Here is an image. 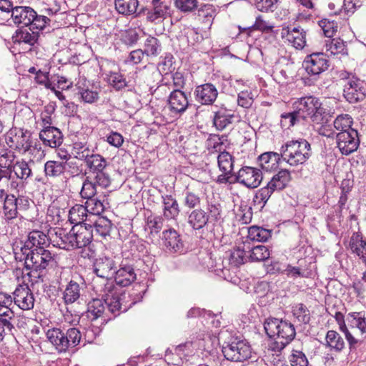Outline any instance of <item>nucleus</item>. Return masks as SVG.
<instances>
[{"mask_svg": "<svg viewBox=\"0 0 366 366\" xmlns=\"http://www.w3.org/2000/svg\"><path fill=\"white\" fill-rule=\"evenodd\" d=\"M303 67L308 75L315 79L327 70L329 61L324 53H312L305 57L303 61Z\"/></svg>", "mask_w": 366, "mask_h": 366, "instance_id": "nucleus-9", "label": "nucleus"}, {"mask_svg": "<svg viewBox=\"0 0 366 366\" xmlns=\"http://www.w3.org/2000/svg\"><path fill=\"white\" fill-rule=\"evenodd\" d=\"M43 144L50 148H58L63 142V134L59 129L55 127H45L39 134Z\"/></svg>", "mask_w": 366, "mask_h": 366, "instance_id": "nucleus-20", "label": "nucleus"}, {"mask_svg": "<svg viewBox=\"0 0 366 366\" xmlns=\"http://www.w3.org/2000/svg\"><path fill=\"white\" fill-rule=\"evenodd\" d=\"M84 224L79 226L74 234V239L77 248H82L91 244L93 238V229L91 224Z\"/></svg>", "mask_w": 366, "mask_h": 366, "instance_id": "nucleus-36", "label": "nucleus"}, {"mask_svg": "<svg viewBox=\"0 0 366 366\" xmlns=\"http://www.w3.org/2000/svg\"><path fill=\"white\" fill-rule=\"evenodd\" d=\"M326 347L335 352H341L345 346L341 335L335 330H329L325 336Z\"/></svg>", "mask_w": 366, "mask_h": 366, "instance_id": "nucleus-42", "label": "nucleus"}, {"mask_svg": "<svg viewBox=\"0 0 366 366\" xmlns=\"http://www.w3.org/2000/svg\"><path fill=\"white\" fill-rule=\"evenodd\" d=\"M85 204L89 214L99 215L104 212L108 205L107 196L104 193L99 194L86 199Z\"/></svg>", "mask_w": 366, "mask_h": 366, "instance_id": "nucleus-32", "label": "nucleus"}, {"mask_svg": "<svg viewBox=\"0 0 366 366\" xmlns=\"http://www.w3.org/2000/svg\"><path fill=\"white\" fill-rule=\"evenodd\" d=\"M146 19L152 23H159L171 14V0H152V6L144 11Z\"/></svg>", "mask_w": 366, "mask_h": 366, "instance_id": "nucleus-11", "label": "nucleus"}, {"mask_svg": "<svg viewBox=\"0 0 366 366\" xmlns=\"http://www.w3.org/2000/svg\"><path fill=\"white\" fill-rule=\"evenodd\" d=\"M162 51V44L159 40L152 36H149L144 44V50L145 55L147 56H157Z\"/></svg>", "mask_w": 366, "mask_h": 366, "instance_id": "nucleus-45", "label": "nucleus"}, {"mask_svg": "<svg viewBox=\"0 0 366 366\" xmlns=\"http://www.w3.org/2000/svg\"><path fill=\"white\" fill-rule=\"evenodd\" d=\"M302 121L310 118L314 124H322L325 121V109L319 99L314 96H306L297 99L292 103Z\"/></svg>", "mask_w": 366, "mask_h": 366, "instance_id": "nucleus-4", "label": "nucleus"}, {"mask_svg": "<svg viewBox=\"0 0 366 366\" xmlns=\"http://www.w3.org/2000/svg\"><path fill=\"white\" fill-rule=\"evenodd\" d=\"M325 49L328 55H347L346 42L340 38L332 39L326 41Z\"/></svg>", "mask_w": 366, "mask_h": 366, "instance_id": "nucleus-40", "label": "nucleus"}, {"mask_svg": "<svg viewBox=\"0 0 366 366\" xmlns=\"http://www.w3.org/2000/svg\"><path fill=\"white\" fill-rule=\"evenodd\" d=\"M93 267L94 273L107 283L109 282L107 279L115 267V262L111 257L101 253L94 259Z\"/></svg>", "mask_w": 366, "mask_h": 366, "instance_id": "nucleus-18", "label": "nucleus"}, {"mask_svg": "<svg viewBox=\"0 0 366 366\" xmlns=\"http://www.w3.org/2000/svg\"><path fill=\"white\" fill-rule=\"evenodd\" d=\"M267 335L275 340L270 345L274 352H280L295 337L296 331L294 325L287 321L276 318L267 319L264 325Z\"/></svg>", "mask_w": 366, "mask_h": 366, "instance_id": "nucleus-2", "label": "nucleus"}, {"mask_svg": "<svg viewBox=\"0 0 366 366\" xmlns=\"http://www.w3.org/2000/svg\"><path fill=\"white\" fill-rule=\"evenodd\" d=\"M249 262H264V266L267 272L275 273L280 271V267L278 262H272L269 259L270 253H249Z\"/></svg>", "mask_w": 366, "mask_h": 366, "instance_id": "nucleus-38", "label": "nucleus"}, {"mask_svg": "<svg viewBox=\"0 0 366 366\" xmlns=\"http://www.w3.org/2000/svg\"><path fill=\"white\" fill-rule=\"evenodd\" d=\"M31 138L32 134L29 130L13 127L7 132L5 141L9 148L26 154L31 147Z\"/></svg>", "mask_w": 366, "mask_h": 366, "instance_id": "nucleus-6", "label": "nucleus"}, {"mask_svg": "<svg viewBox=\"0 0 366 366\" xmlns=\"http://www.w3.org/2000/svg\"><path fill=\"white\" fill-rule=\"evenodd\" d=\"M86 168L89 169V176L98 183L99 187H108L111 184L109 174L106 172L107 162L104 157L99 154H92L85 161Z\"/></svg>", "mask_w": 366, "mask_h": 366, "instance_id": "nucleus-5", "label": "nucleus"}, {"mask_svg": "<svg viewBox=\"0 0 366 366\" xmlns=\"http://www.w3.org/2000/svg\"><path fill=\"white\" fill-rule=\"evenodd\" d=\"M49 19L44 15H37L36 12L35 11V16H34V20H32V22L29 24V29L34 30V31H38V33L39 31L43 30L46 24L49 21Z\"/></svg>", "mask_w": 366, "mask_h": 366, "instance_id": "nucleus-64", "label": "nucleus"}, {"mask_svg": "<svg viewBox=\"0 0 366 366\" xmlns=\"http://www.w3.org/2000/svg\"><path fill=\"white\" fill-rule=\"evenodd\" d=\"M353 124V119L352 117L347 114H342L338 115L334 120L333 125L336 130L339 132H350Z\"/></svg>", "mask_w": 366, "mask_h": 366, "instance_id": "nucleus-50", "label": "nucleus"}, {"mask_svg": "<svg viewBox=\"0 0 366 366\" xmlns=\"http://www.w3.org/2000/svg\"><path fill=\"white\" fill-rule=\"evenodd\" d=\"M138 0H115V9L121 14L133 15L137 12Z\"/></svg>", "mask_w": 366, "mask_h": 366, "instance_id": "nucleus-44", "label": "nucleus"}, {"mask_svg": "<svg viewBox=\"0 0 366 366\" xmlns=\"http://www.w3.org/2000/svg\"><path fill=\"white\" fill-rule=\"evenodd\" d=\"M290 179V172L287 169H281L272 177L267 184L274 191H281L287 187Z\"/></svg>", "mask_w": 366, "mask_h": 366, "instance_id": "nucleus-39", "label": "nucleus"}, {"mask_svg": "<svg viewBox=\"0 0 366 366\" xmlns=\"http://www.w3.org/2000/svg\"><path fill=\"white\" fill-rule=\"evenodd\" d=\"M292 366H308L309 362L305 354L299 350H293L290 357Z\"/></svg>", "mask_w": 366, "mask_h": 366, "instance_id": "nucleus-62", "label": "nucleus"}, {"mask_svg": "<svg viewBox=\"0 0 366 366\" xmlns=\"http://www.w3.org/2000/svg\"><path fill=\"white\" fill-rule=\"evenodd\" d=\"M337 146L343 155H349L355 152L360 145V138L356 129L347 132H338L336 136Z\"/></svg>", "mask_w": 366, "mask_h": 366, "instance_id": "nucleus-10", "label": "nucleus"}, {"mask_svg": "<svg viewBox=\"0 0 366 366\" xmlns=\"http://www.w3.org/2000/svg\"><path fill=\"white\" fill-rule=\"evenodd\" d=\"M46 335L49 342L59 353H65L69 351L66 345L67 342L64 337V329L61 327L49 329Z\"/></svg>", "mask_w": 366, "mask_h": 366, "instance_id": "nucleus-24", "label": "nucleus"}, {"mask_svg": "<svg viewBox=\"0 0 366 366\" xmlns=\"http://www.w3.org/2000/svg\"><path fill=\"white\" fill-rule=\"evenodd\" d=\"M164 218L157 215H149L146 220V227L151 233H158L163 227Z\"/></svg>", "mask_w": 366, "mask_h": 366, "instance_id": "nucleus-61", "label": "nucleus"}, {"mask_svg": "<svg viewBox=\"0 0 366 366\" xmlns=\"http://www.w3.org/2000/svg\"><path fill=\"white\" fill-rule=\"evenodd\" d=\"M274 192L275 191L267 184L265 187L260 188L256 192L253 199L254 204L259 205L261 209H262Z\"/></svg>", "mask_w": 366, "mask_h": 366, "instance_id": "nucleus-49", "label": "nucleus"}, {"mask_svg": "<svg viewBox=\"0 0 366 366\" xmlns=\"http://www.w3.org/2000/svg\"><path fill=\"white\" fill-rule=\"evenodd\" d=\"M137 279V274L132 266L123 264L115 272L114 280L117 285L122 287L130 285Z\"/></svg>", "mask_w": 366, "mask_h": 366, "instance_id": "nucleus-27", "label": "nucleus"}, {"mask_svg": "<svg viewBox=\"0 0 366 366\" xmlns=\"http://www.w3.org/2000/svg\"><path fill=\"white\" fill-rule=\"evenodd\" d=\"M49 245L47 236L42 232L34 230L29 232L27 239L23 242L16 240L13 245L14 251L20 249L29 250V252H49L46 248Z\"/></svg>", "mask_w": 366, "mask_h": 366, "instance_id": "nucleus-7", "label": "nucleus"}, {"mask_svg": "<svg viewBox=\"0 0 366 366\" xmlns=\"http://www.w3.org/2000/svg\"><path fill=\"white\" fill-rule=\"evenodd\" d=\"M104 285L102 289L97 288V292H99L102 297L104 298L108 311L114 317L118 316L121 312H127L132 305L140 301L145 292L144 286L140 284L135 285L129 295V297H132V301L127 304L125 300L128 297L125 294H119L112 282L104 283Z\"/></svg>", "mask_w": 366, "mask_h": 366, "instance_id": "nucleus-1", "label": "nucleus"}, {"mask_svg": "<svg viewBox=\"0 0 366 366\" xmlns=\"http://www.w3.org/2000/svg\"><path fill=\"white\" fill-rule=\"evenodd\" d=\"M66 168V162L57 160H48L44 163V173L47 179H56L65 173Z\"/></svg>", "mask_w": 366, "mask_h": 366, "instance_id": "nucleus-30", "label": "nucleus"}, {"mask_svg": "<svg viewBox=\"0 0 366 366\" xmlns=\"http://www.w3.org/2000/svg\"><path fill=\"white\" fill-rule=\"evenodd\" d=\"M34 164L32 160L28 162L24 159H17L12 169L16 177L23 182L27 181L32 176L31 165Z\"/></svg>", "mask_w": 366, "mask_h": 366, "instance_id": "nucleus-35", "label": "nucleus"}, {"mask_svg": "<svg viewBox=\"0 0 366 366\" xmlns=\"http://www.w3.org/2000/svg\"><path fill=\"white\" fill-rule=\"evenodd\" d=\"M39 38L38 31L30 30L29 26L17 30L12 36L13 42L21 44L22 43L29 46L34 45Z\"/></svg>", "mask_w": 366, "mask_h": 366, "instance_id": "nucleus-31", "label": "nucleus"}, {"mask_svg": "<svg viewBox=\"0 0 366 366\" xmlns=\"http://www.w3.org/2000/svg\"><path fill=\"white\" fill-rule=\"evenodd\" d=\"M194 97L197 102L202 105H212L218 97V90L211 83H205L196 86Z\"/></svg>", "mask_w": 366, "mask_h": 366, "instance_id": "nucleus-19", "label": "nucleus"}, {"mask_svg": "<svg viewBox=\"0 0 366 366\" xmlns=\"http://www.w3.org/2000/svg\"><path fill=\"white\" fill-rule=\"evenodd\" d=\"M51 253H14L15 259L24 257L25 259V267L26 269L39 271L44 269L48 265V262L51 259Z\"/></svg>", "mask_w": 366, "mask_h": 366, "instance_id": "nucleus-13", "label": "nucleus"}, {"mask_svg": "<svg viewBox=\"0 0 366 366\" xmlns=\"http://www.w3.org/2000/svg\"><path fill=\"white\" fill-rule=\"evenodd\" d=\"M13 301L19 309L30 310L34 306V297L26 285H19L13 292Z\"/></svg>", "mask_w": 366, "mask_h": 366, "instance_id": "nucleus-17", "label": "nucleus"}, {"mask_svg": "<svg viewBox=\"0 0 366 366\" xmlns=\"http://www.w3.org/2000/svg\"><path fill=\"white\" fill-rule=\"evenodd\" d=\"M224 357L230 361L242 362L251 357L250 345L244 340H234L222 347Z\"/></svg>", "mask_w": 366, "mask_h": 366, "instance_id": "nucleus-8", "label": "nucleus"}, {"mask_svg": "<svg viewBox=\"0 0 366 366\" xmlns=\"http://www.w3.org/2000/svg\"><path fill=\"white\" fill-rule=\"evenodd\" d=\"M350 248L352 252H366V240L361 234L355 232L352 234L350 241Z\"/></svg>", "mask_w": 366, "mask_h": 366, "instance_id": "nucleus-60", "label": "nucleus"}, {"mask_svg": "<svg viewBox=\"0 0 366 366\" xmlns=\"http://www.w3.org/2000/svg\"><path fill=\"white\" fill-rule=\"evenodd\" d=\"M254 102L252 92L249 90L240 92L237 95V104L243 108H249Z\"/></svg>", "mask_w": 366, "mask_h": 366, "instance_id": "nucleus-63", "label": "nucleus"}, {"mask_svg": "<svg viewBox=\"0 0 366 366\" xmlns=\"http://www.w3.org/2000/svg\"><path fill=\"white\" fill-rule=\"evenodd\" d=\"M18 199L13 194L6 195L3 205V214L6 220H11L17 217Z\"/></svg>", "mask_w": 366, "mask_h": 366, "instance_id": "nucleus-41", "label": "nucleus"}, {"mask_svg": "<svg viewBox=\"0 0 366 366\" xmlns=\"http://www.w3.org/2000/svg\"><path fill=\"white\" fill-rule=\"evenodd\" d=\"M80 297L79 285L71 280L64 292V300L66 304L73 303Z\"/></svg>", "mask_w": 366, "mask_h": 366, "instance_id": "nucleus-48", "label": "nucleus"}, {"mask_svg": "<svg viewBox=\"0 0 366 366\" xmlns=\"http://www.w3.org/2000/svg\"><path fill=\"white\" fill-rule=\"evenodd\" d=\"M280 124L282 129H288L302 121L299 114L293 109L292 112L283 113L280 116Z\"/></svg>", "mask_w": 366, "mask_h": 366, "instance_id": "nucleus-55", "label": "nucleus"}, {"mask_svg": "<svg viewBox=\"0 0 366 366\" xmlns=\"http://www.w3.org/2000/svg\"><path fill=\"white\" fill-rule=\"evenodd\" d=\"M35 11L29 6H16L11 10V17L15 24L29 26L34 20Z\"/></svg>", "mask_w": 366, "mask_h": 366, "instance_id": "nucleus-23", "label": "nucleus"}, {"mask_svg": "<svg viewBox=\"0 0 366 366\" xmlns=\"http://www.w3.org/2000/svg\"><path fill=\"white\" fill-rule=\"evenodd\" d=\"M217 164L222 172L217 178L219 184H227L230 182L233 175L234 157L227 152L223 151L217 156Z\"/></svg>", "mask_w": 366, "mask_h": 366, "instance_id": "nucleus-16", "label": "nucleus"}, {"mask_svg": "<svg viewBox=\"0 0 366 366\" xmlns=\"http://www.w3.org/2000/svg\"><path fill=\"white\" fill-rule=\"evenodd\" d=\"M281 37L296 49H302L306 46V31L300 26L283 27Z\"/></svg>", "mask_w": 366, "mask_h": 366, "instance_id": "nucleus-15", "label": "nucleus"}, {"mask_svg": "<svg viewBox=\"0 0 366 366\" xmlns=\"http://www.w3.org/2000/svg\"><path fill=\"white\" fill-rule=\"evenodd\" d=\"M343 95L350 103H356L365 99L366 84L360 79L352 77L344 85Z\"/></svg>", "mask_w": 366, "mask_h": 366, "instance_id": "nucleus-12", "label": "nucleus"}, {"mask_svg": "<svg viewBox=\"0 0 366 366\" xmlns=\"http://www.w3.org/2000/svg\"><path fill=\"white\" fill-rule=\"evenodd\" d=\"M161 238L163 246L168 250L177 252L184 247L181 235L174 228L164 230Z\"/></svg>", "mask_w": 366, "mask_h": 366, "instance_id": "nucleus-21", "label": "nucleus"}, {"mask_svg": "<svg viewBox=\"0 0 366 366\" xmlns=\"http://www.w3.org/2000/svg\"><path fill=\"white\" fill-rule=\"evenodd\" d=\"M93 299L88 304L87 312L88 316L92 320L101 319V323L107 322L109 318H107L105 315V302L104 298Z\"/></svg>", "mask_w": 366, "mask_h": 366, "instance_id": "nucleus-28", "label": "nucleus"}, {"mask_svg": "<svg viewBox=\"0 0 366 366\" xmlns=\"http://www.w3.org/2000/svg\"><path fill=\"white\" fill-rule=\"evenodd\" d=\"M107 79L109 83L117 90L122 89L127 86L124 76L118 72L111 71L107 75Z\"/></svg>", "mask_w": 366, "mask_h": 366, "instance_id": "nucleus-59", "label": "nucleus"}, {"mask_svg": "<svg viewBox=\"0 0 366 366\" xmlns=\"http://www.w3.org/2000/svg\"><path fill=\"white\" fill-rule=\"evenodd\" d=\"M318 24L326 37L331 38L337 31L338 24L333 19H322L319 21Z\"/></svg>", "mask_w": 366, "mask_h": 366, "instance_id": "nucleus-57", "label": "nucleus"}, {"mask_svg": "<svg viewBox=\"0 0 366 366\" xmlns=\"http://www.w3.org/2000/svg\"><path fill=\"white\" fill-rule=\"evenodd\" d=\"M88 213H89V212L86 204H75L69 211V220L71 224H74L76 226L84 225Z\"/></svg>", "mask_w": 366, "mask_h": 366, "instance_id": "nucleus-37", "label": "nucleus"}, {"mask_svg": "<svg viewBox=\"0 0 366 366\" xmlns=\"http://www.w3.org/2000/svg\"><path fill=\"white\" fill-rule=\"evenodd\" d=\"M112 224L109 219L105 217H99L92 227L94 228L96 234L106 238L110 235Z\"/></svg>", "mask_w": 366, "mask_h": 366, "instance_id": "nucleus-53", "label": "nucleus"}, {"mask_svg": "<svg viewBox=\"0 0 366 366\" xmlns=\"http://www.w3.org/2000/svg\"><path fill=\"white\" fill-rule=\"evenodd\" d=\"M248 234L251 239L264 242L271 237L272 231L262 227L252 226L249 227Z\"/></svg>", "mask_w": 366, "mask_h": 366, "instance_id": "nucleus-52", "label": "nucleus"}, {"mask_svg": "<svg viewBox=\"0 0 366 366\" xmlns=\"http://www.w3.org/2000/svg\"><path fill=\"white\" fill-rule=\"evenodd\" d=\"M147 244L137 236L132 235L124 241V247L127 252H144L147 250Z\"/></svg>", "mask_w": 366, "mask_h": 366, "instance_id": "nucleus-51", "label": "nucleus"}, {"mask_svg": "<svg viewBox=\"0 0 366 366\" xmlns=\"http://www.w3.org/2000/svg\"><path fill=\"white\" fill-rule=\"evenodd\" d=\"M16 156L15 153L9 148H4L0 151V167H9L13 169L15 165Z\"/></svg>", "mask_w": 366, "mask_h": 366, "instance_id": "nucleus-56", "label": "nucleus"}, {"mask_svg": "<svg viewBox=\"0 0 366 366\" xmlns=\"http://www.w3.org/2000/svg\"><path fill=\"white\" fill-rule=\"evenodd\" d=\"M217 14L213 5L204 4L197 10L196 19L202 25V29H210Z\"/></svg>", "mask_w": 366, "mask_h": 366, "instance_id": "nucleus-26", "label": "nucleus"}, {"mask_svg": "<svg viewBox=\"0 0 366 366\" xmlns=\"http://www.w3.org/2000/svg\"><path fill=\"white\" fill-rule=\"evenodd\" d=\"M214 113L213 124L219 131L231 124L234 117V113L224 107L219 108Z\"/></svg>", "mask_w": 366, "mask_h": 366, "instance_id": "nucleus-33", "label": "nucleus"}, {"mask_svg": "<svg viewBox=\"0 0 366 366\" xmlns=\"http://www.w3.org/2000/svg\"><path fill=\"white\" fill-rule=\"evenodd\" d=\"M280 152L282 161L297 167L306 163L310 157L311 146L305 139H292L282 145Z\"/></svg>", "mask_w": 366, "mask_h": 366, "instance_id": "nucleus-3", "label": "nucleus"}, {"mask_svg": "<svg viewBox=\"0 0 366 366\" xmlns=\"http://www.w3.org/2000/svg\"><path fill=\"white\" fill-rule=\"evenodd\" d=\"M209 222V214L202 209H193L188 215L187 223L194 230L204 228Z\"/></svg>", "mask_w": 366, "mask_h": 366, "instance_id": "nucleus-29", "label": "nucleus"}, {"mask_svg": "<svg viewBox=\"0 0 366 366\" xmlns=\"http://www.w3.org/2000/svg\"><path fill=\"white\" fill-rule=\"evenodd\" d=\"M292 312L295 321L300 325L309 324L311 320V314L309 309L302 303H297L292 306Z\"/></svg>", "mask_w": 366, "mask_h": 366, "instance_id": "nucleus-43", "label": "nucleus"}, {"mask_svg": "<svg viewBox=\"0 0 366 366\" xmlns=\"http://www.w3.org/2000/svg\"><path fill=\"white\" fill-rule=\"evenodd\" d=\"M97 186H99L98 183L93 179V177H92V176H87L82 184L80 191L81 197L83 199H88L99 194L97 190Z\"/></svg>", "mask_w": 366, "mask_h": 366, "instance_id": "nucleus-46", "label": "nucleus"}, {"mask_svg": "<svg viewBox=\"0 0 366 366\" xmlns=\"http://www.w3.org/2000/svg\"><path fill=\"white\" fill-rule=\"evenodd\" d=\"M65 340L67 342L68 350L76 347L81 340V333L78 328L69 327L66 329L63 327Z\"/></svg>", "mask_w": 366, "mask_h": 366, "instance_id": "nucleus-47", "label": "nucleus"}, {"mask_svg": "<svg viewBox=\"0 0 366 366\" xmlns=\"http://www.w3.org/2000/svg\"><path fill=\"white\" fill-rule=\"evenodd\" d=\"M168 104L172 112L180 114L187 109L189 100L184 92L180 89H175L170 93Z\"/></svg>", "mask_w": 366, "mask_h": 366, "instance_id": "nucleus-22", "label": "nucleus"}, {"mask_svg": "<svg viewBox=\"0 0 366 366\" xmlns=\"http://www.w3.org/2000/svg\"><path fill=\"white\" fill-rule=\"evenodd\" d=\"M282 160L281 157V152H268L262 154L258 157V162L262 169L270 171L276 169L280 162Z\"/></svg>", "mask_w": 366, "mask_h": 366, "instance_id": "nucleus-34", "label": "nucleus"}, {"mask_svg": "<svg viewBox=\"0 0 366 366\" xmlns=\"http://www.w3.org/2000/svg\"><path fill=\"white\" fill-rule=\"evenodd\" d=\"M93 153L86 143L76 142L73 144L72 154L79 160L85 161Z\"/></svg>", "mask_w": 366, "mask_h": 366, "instance_id": "nucleus-54", "label": "nucleus"}, {"mask_svg": "<svg viewBox=\"0 0 366 366\" xmlns=\"http://www.w3.org/2000/svg\"><path fill=\"white\" fill-rule=\"evenodd\" d=\"M184 204L189 209H195L201 204V198L198 194L187 189L184 193Z\"/></svg>", "mask_w": 366, "mask_h": 366, "instance_id": "nucleus-58", "label": "nucleus"}, {"mask_svg": "<svg viewBox=\"0 0 366 366\" xmlns=\"http://www.w3.org/2000/svg\"><path fill=\"white\" fill-rule=\"evenodd\" d=\"M162 217L167 220H177L180 209L177 200L172 195L162 196Z\"/></svg>", "mask_w": 366, "mask_h": 366, "instance_id": "nucleus-25", "label": "nucleus"}, {"mask_svg": "<svg viewBox=\"0 0 366 366\" xmlns=\"http://www.w3.org/2000/svg\"><path fill=\"white\" fill-rule=\"evenodd\" d=\"M262 180L260 169L252 167H243L236 175V182L248 188L257 187Z\"/></svg>", "mask_w": 366, "mask_h": 366, "instance_id": "nucleus-14", "label": "nucleus"}]
</instances>
